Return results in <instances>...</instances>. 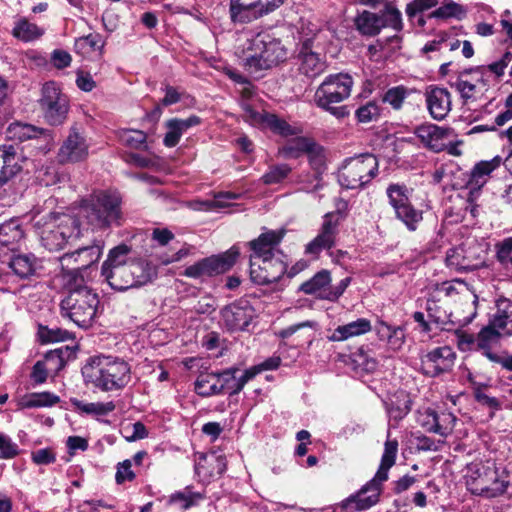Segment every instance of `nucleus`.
<instances>
[{"instance_id":"9","label":"nucleus","mask_w":512,"mask_h":512,"mask_svg":"<svg viewBox=\"0 0 512 512\" xmlns=\"http://www.w3.org/2000/svg\"><path fill=\"white\" fill-rule=\"evenodd\" d=\"M378 159L370 153L348 158L338 171V182L346 189H363L378 174Z\"/></svg>"},{"instance_id":"3","label":"nucleus","mask_w":512,"mask_h":512,"mask_svg":"<svg viewBox=\"0 0 512 512\" xmlns=\"http://www.w3.org/2000/svg\"><path fill=\"white\" fill-rule=\"evenodd\" d=\"M34 227L42 246L49 251H59L81 235L79 220L69 214L50 213L36 220Z\"/></svg>"},{"instance_id":"7","label":"nucleus","mask_w":512,"mask_h":512,"mask_svg":"<svg viewBox=\"0 0 512 512\" xmlns=\"http://www.w3.org/2000/svg\"><path fill=\"white\" fill-rule=\"evenodd\" d=\"M354 81L346 73H337L328 75L317 87L313 101L315 105L330 113L334 117L341 119L348 116L349 112L346 106H335L348 99L351 95Z\"/></svg>"},{"instance_id":"55","label":"nucleus","mask_w":512,"mask_h":512,"mask_svg":"<svg viewBox=\"0 0 512 512\" xmlns=\"http://www.w3.org/2000/svg\"><path fill=\"white\" fill-rule=\"evenodd\" d=\"M207 463L209 465H212L213 463H216L217 466V474L221 475L226 470V463L225 458L222 456H216L214 454L207 456L205 454H201L199 456V461L195 464V471L198 475H206L207 471L205 468V465L202 463Z\"/></svg>"},{"instance_id":"20","label":"nucleus","mask_w":512,"mask_h":512,"mask_svg":"<svg viewBox=\"0 0 512 512\" xmlns=\"http://www.w3.org/2000/svg\"><path fill=\"white\" fill-rule=\"evenodd\" d=\"M88 155V145L77 125L70 128L69 135L58 152L61 163H75L84 160Z\"/></svg>"},{"instance_id":"27","label":"nucleus","mask_w":512,"mask_h":512,"mask_svg":"<svg viewBox=\"0 0 512 512\" xmlns=\"http://www.w3.org/2000/svg\"><path fill=\"white\" fill-rule=\"evenodd\" d=\"M502 158L495 156L489 161H480L477 163L470 172L469 179L466 187L470 190V195H473L486 184L490 174L500 166Z\"/></svg>"},{"instance_id":"34","label":"nucleus","mask_w":512,"mask_h":512,"mask_svg":"<svg viewBox=\"0 0 512 512\" xmlns=\"http://www.w3.org/2000/svg\"><path fill=\"white\" fill-rule=\"evenodd\" d=\"M46 363L54 364L58 369L63 367L64 359L61 350H53L45 355V361H37L32 369L31 378L36 384H42L46 381L48 373Z\"/></svg>"},{"instance_id":"10","label":"nucleus","mask_w":512,"mask_h":512,"mask_svg":"<svg viewBox=\"0 0 512 512\" xmlns=\"http://www.w3.org/2000/svg\"><path fill=\"white\" fill-rule=\"evenodd\" d=\"M153 269L147 262H131L130 266L102 267L101 275L116 291H126L148 283Z\"/></svg>"},{"instance_id":"35","label":"nucleus","mask_w":512,"mask_h":512,"mask_svg":"<svg viewBox=\"0 0 512 512\" xmlns=\"http://www.w3.org/2000/svg\"><path fill=\"white\" fill-rule=\"evenodd\" d=\"M500 336H505L504 332L489 321V324L482 328L476 337V351H481L488 358L489 354H494L491 348L498 343Z\"/></svg>"},{"instance_id":"47","label":"nucleus","mask_w":512,"mask_h":512,"mask_svg":"<svg viewBox=\"0 0 512 512\" xmlns=\"http://www.w3.org/2000/svg\"><path fill=\"white\" fill-rule=\"evenodd\" d=\"M236 371L237 369H227L222 372L228 373L230 376L225 384V391H227L231 396L238 394L244 388L246 383L255 377L254 371L246 370L239 378H237L235 376Z\"/></svg>"},{"instance_id":"4","label":"nucleus","mask_w":512,"mask_h":512,"mask_svg":"<svg viewBox=\"0 0 512 512\" xmlns=\"http://www.w3.org/2000/svg\"><path fill=\"white\" fill-rule=\"evenodd\" d=\"M467 489L474 495L488 499L496 498L507 492L512 474L495 463H471L465 476Z\"/></svg>"},{"instance_id":"64","label":"nucleus","mask_w":512,"mask_h":512,"mask_svg":"<svg viewBox=\"0 0 512 512\" xmlns=\"http://www.w3.org/2000/svg\"><path fill=\"white\" fill-rule=\"evenodd\" d=\"M440 291L444 292L446 296L452 297L457 294H464L469 292V288L464 281L460 279H454L452 281L443 282L440 286Z\"/></svg>"},{"instance_id":"58","label":"nucleus","mask_w":512,"mask_h":512,"mask_svg":"<svg viewBox=\"0 0 512 512\" xmlns=\"http://www.w3.org/2000/svg\"><path fill=\"white\" fill-rule=\"evenodd\" d=\"M39 338L43 343L65 341L70 337V333L60 328H48L40 326L38 331Z\"/></svg>"},{"instance_id":"24","label":"nucleus","mask_w":512,"mask_h":512,"mask_svg":"<svg viewBox=\"0 0 512 512\" xmlns=\"http://www.w3.org/2000/svg\"><path fill=\"white\" fill-rule=\"evenodd\" d=\"M229 18L234 25H244L263 15L258 0H229Z\"/></svg>"},{"instance_id":"39","label":"nucleus","mask_w":512,"mask_h":512,"mask_svg":"<svg viewBox=\"0 0 512 512\" xmlns=\"http://www.w3.org/2000/svg\"><path fill=\"white\" fill-rule=\"evenodd\" d=\"M132 248L125 243H121L112 248L102 267L130 266L131 262H145L142 259L131 257Z\"/></svg>"},{"instance_id":"51","label":"nucleus","mask_w":512,"mask_h":512,"mask_svg":"<svg viewBox=\"0 0 512 512\" xmlns=\"http://www.w3.org/2000/svg\"><path fill=\"white\" fill-rule=\"evenodd\" d=\"M120 141L133 149L146 147L147 135L141 130L126 129L120 132Z\"/></svg>"},{"instance_id":"31","label":"nucleus","mask_w":512,"mask_h":512,"mask_svg":"<svg viewBox=\"0 0 512 512\" xmlns=\"http://www.w3.org/2000/svg\"><path fill=\"white\" fill-rule=\"evenodd\" d=\"M374 330L380 341H385L390 349L397 351L405 343V329L402 326H392L384 321H377Z\"/></svg>"},{"instance_id":"32","label":"nucleus","mask_w":512,"mask_h":512,"mask_svg":"<svg viewBox=\"0 0 512 512\" xmlns=\"http://www.w3.org/2000/svg\"><path fill=\"white\" fill-rule=\"evenodd\" d=\"M7 135L12 140L24 142L30 139L43 138L45 141L52 139L51 132L47 129L31 124L15 122L9 125Z\"/></svg>"},{"instance_id":"1","label":"nucleus","mask_w":512,"mask_h":512,"mask_svg":"<svg viewBox=\"0 0 512 512\" xmlns=\"http://www.w3.org/2000/svg\"><path fill=\"white\" fill-rule=\"evenodd\" d=\"M82 376L86 384L103 392L122 390L132 378L128 362L119 357L106 355L90 357L82 367Z\"/></svg>"},{"instance_id":"38","label":"nucleus","mask_w":512,"mask_h":512,"mask_svg":"<svg viewBox=\"0 0 512 512\" xmlns=\"http://www.w3.org/2000/svg\"><path fill=\"white\" fill-rule=\"evenodd\" d=\"M45 30L26 18L18 19L12 29V35L23 42L38 40L44 35Z\"/></svg>"},{"instance_id":"43","label":"nucleus","mask_w":512,"mask_h":512,"mask_svg":"<svg viewBox=\"0 0 512 512\" xmlns=\"http://www.w3.org/2000/svg\"><path fill=\"white\" fill-rule=\"evenodd\" d=\"M204 498V494L200 492H193L191 488L187 486L182 491H178L170 495L169 503L178 504L180 508L186 510L197 505L198 502Z\"/></svg>"},{"instance_id":"30","label":"nucleus","mask_w":512,"mask_h":512,"mask_svg":"<svg viewBox=\"0 0 512 512\" xmlns=\"http://www.w3.org/2000/svg\"><path fill=\"white\" fill-rule=\"evenodd\" d=\"M372 330L371 322L366 318H358L344 325H339L327 339L331 342H342L352 337L364 335Z\"/></svg>"},{"instance_id":"25","label":"nucleus","mask_w":512,"mask_h":512,"mask_svg":"<svg viewBox=\"0 0 512 512\" xmlns=\"http://www.w3.org/2000/svg\"><path fill=\"white\" fill-rule=\"evenodd\" d=\"M466 74L460 75L457 80L451 84L461 95L465 102L476 101L480 99L489 89L488 80L480 74L473 80L465 78Z\"/></svg>"},{"instance_id":"56","label":"nucleus","mask_w":512,"mask_h":512,"mask_svg":"<svg viewBox=\"0 0 512 512\" xmlns=\"http://www.w3.org/2000/svg\"><path fill=\"white\" fill-rule=\"evenodd\" d=\"M291 172V168L287 164L275 165L262 176L264 184L272 185L283 181Z\"/></svg>"},{"instance_id":"59","label":"nucleus","mask_w":512,"mask_h":512,"mask_svg":"<svg viewBox=\"0 0 512 512\" xmlns=\"http://www.w3.org/2000/svg\"><path fill=\"white\" fill-rule=\"evenodd\" d=\"M102 46L101 36L99 34H89L78 38L75 42V48L77 51L83 53L95 51Z\"/></svg>"},{"instance_id":"17","label":"nucleus","mask_w":512,"mask_h":512,"mask_svg":"<svg viewBox=\"0 0 512 512\" xmlns=\"http://www.w3.org/2000/svg\"><path fill=\"white\" fill-rule=\"evenodd\" d=\"M338 217L335 213H327L317 236L305 246V253L317 257L323 250L331 249L338 234Z\"/></svg>"},{"instance_id":"28","label":"nucleus","mask_w":512,"mask_h":512,"mask_svg":"<svg viewBox=\"0 0 512 512\" xmlns=\"http://www.w3.org/2000/svg\"><path fill=\"white\" fill-rule=\"evenodd\" d=\"M228 373L201 374L195 382V391L198 395L209 397L225 392V384L229 379Z\"/></svg>"},{"instance_id":"46","label":"nucleus","mask_w":512,"mask_h":512,"mask_svg":"<svg viewBox=\"0 0 512 512\" xmlns=\"http://www.w3.org/2000/svg\"><path fill=\"white\" fill-rule=\"evenodd\" d=\"M389 204L396 210L410 202V190L404 184L392 183L386 189Z\"/></svg>"},{"instance_id":"63","label":"nucleus","mask_w":512,"mask_h":512,"mask_svg":"<svg viewBox=\"0 0 512 512\" xmlns=\"http://www.w3.org/2000/svg\"><path fill=\"white\" fill-rule=\"evenodd\" d=\"M438 5L437 0H413L406 5V14L409 19H414L419 13Z\"/></svg>"},{"instance_id":"13","label":"nucleus","mask_w":512,"mask_h":512,"mask_svg":"<svg viewBox=\"0 0 512 512\" xmlns=\"http://www.w3.org/2000/svg\"><path fill=\"white\" fill-rule=\"evenodd\" d=\"M486 249L477 241H467L446 252L445 263L455 271H473L485 262Z\"/></svg>"},{"instance_id":"18","label":"nucleus","mask_w":512,"mask_h":512,"mask_svg":"<svg viewBox=\"0 0 512 512\" xmlns=\"http://www.w3.org/2000/svg\"><path fill=\"white\" fill-rule=\"evenodd\" d=\"M455 352L448 346L437 347L421 358V371L430 377H436L452 369Z\"/></svg>"},{"instance_id":"8","label":"nucleus","mask_w":512,"mask_h":512,"mask_svg":"<svg viewBox=\"0 0 512 512\" xmlns=\"http://www.w3.org/2000/svg\"><path fill=\"white\" fill-rule=\"evenodd\" d=\"M80 213L93 228L119 226L123 219L121 199L116 194L100 192L85 200Z\"/></svg>"},{"instance_id":"15","label":"nucleus","mask_w":512,"mask_h":512,"mask_svg":"<svg viewBox=\"0 0 512 512\" xmlns=\"http://www.w3.org/2000/svg\"><path fill=\"white\" fill-rule=\"evenodd\" d=\"M282 254L262 260H252L250 263V279L257 285L275 283L287 271V263Z\"/></svg>"},{"instance_id":"49","label":"nucleus","mask_w":512,"mask_h":512,"mask_svg":"<svg viewBox=\"0 0 512 512\" xmlns=\"http://www.w3.org/2000/svg\"><path fill=\"white\" fill-rule=\"evenodd\" d=\"M466 10L458 3L449 1L448 3L440 6L431 14V18L448 19L457 18L461 19L465 16Z\"/></svg>"},{"instance_id":"33","label":"nucleus","mask_w":512,"mask_h":512,"mask_svg":"<svg viewBox=\"0 0 512 512\" xmlns=\"http://www.w3.org/2000/svg\"><path fill=\"white\" fill-rule=\"evenodd\" d=\"M490 322L501 329L504 335H512V302L509 299H499L496 303V312Z\"/></svg>"},{"instance_id":"12","label":"nucleus","mask_w":512,"mask_h":512,"mask_svg":"<svg viewBox=\"0 0 512 512\" xmlns=\"http://www.w3.org/2000/svg\"><path fill=\"white\" fill-rule=\"evenodd\" d=\"M102 254L101 245H91L79 248L72 253H66L60 258L62 266L63 283H75V281H84L80 274L83 269L89 268L92 264L98 262Z\"/></svg>"},{"instance_id":"29","label":"nucleus","mask_w":512,"mask_h":512,"mask_svg":"<svg viewBox=\"0 0 512 512\" xmlns=\"http://www.w3.org/2000/svg\"><path fill=\"white\" fill-rule=\"evenodd\" d=\"M298 62L299 72L309 78L319 76L326 69L325 61H323L317 53L311 51L307 43H305L299 51Z\"/></svg>"},{"instance_id":"52","label":"nucleus","mask_w":512,"mask_h":512,"mask_svg":"<svg viewBox=\"0 0 512 512\" xmlns=\"http://www.w3.org/2000/svg\"><path fill=\"white\" fill-rule=\"evenodd\" d=\"M380 107L376 101H369L355 111V117L359 123L377 121L380 117Z\"/></svg>"},{"instance_id":"41","label":"nucleus","mask_w":512,"mask_h":512,"mask_svg":"<svg viewBox=\"0 0 512 512\" xmlns=\"http://www.w3.org/2000/svg\"><path fill=\"white\" fill-rule=\"evenodd\" d=\"M380 25L382 28H391L395 32H400L403 29L402 14L392 4H386L378 13Z\"/></svg>"},{"instance_id":"37","label":"nucleus","mask_w":512,"mask_h":512,"mask_svg":"<svg viewBox=\"0 0 512 512\" xmlns=\"http://www.w3.org/2000/svg\"><path fill=\"white\" fill-rule=\"evenodd\" d=\"M10 268L20 278H29L36 274L39 263L32 254H21L14 256L9 262Z\"/></svg>"},{"instance_id":"40","label":"nucleus","mask_w":512,"mask_h":512,"mask_svg":"<svg viewBox=\"0 0 512 512\" xmlns=\"http://www.w3.org/2000/svg\"><path fill=\"white\" fill-rule=\"evenodd\" d=\"M330 282V272L328 270H322L316 273L310 280L302 283L300 291L308 295L318 294L321 298V294L328 293L327 286Z\"/></svg>"},{"instance_id":"11","label":"nucleus","mask_w":512,"mask_h":512,"mask_svg":"<svg viewBox=\"0 0 512 512\" xmlns=\"http://www.w3.org/2000/svg\"><path fill=\"white\" fill-rule=\"evenodd\" d=\"M38 104L49 125L58 126L65 122L70 108L69 99L56 82L43 84Z\"/></svg>"},{"instance_id":"44","label":"nucleus","mask_w":512,"mask_h":512,"mask_svg":"<svg viewBox=\"0 0 512 512\" xmlns=\"http://www.w3.org/2000/svg\"><path fill=\"white\" fill-rule=\"evenodd\" d=\"M313 141L306 137H296L288 141L281 149L280 153L286 158H298L303 153H307Z\"/></svg>"},{"instance_id":"22","label":"nucleus","mask_w":512,"mask_h":512,"mask_svg":"<svg viewBox=\"0 0 512 512\" xmlns=\"http://www.w3.org/2000/svg\"><path fill=\"white\" fill-rule=\"evenodd\" d=\"M415 135L425 148L438 153L448 147V138L451 137L452 130L435 124H422L416 127Z\"/></svg>"},{"instance_id":"19","label":"nucleus","mask_w":512,"mask_h":512,"mask_svg":"<svg viewBox=\"0 0 512 512\" xmlns=\"http://www.w3.org/2000/svg\"><path fill=\"white\" fill-rule=\"evenodd\" d=\"M26 157L20 147L14 145L0 146V186L7 184L23 168Z\"/></svg>"},{"instance_id":"14","label":"nucleus","mask_w":512,"mask_h":512,"mask_svg":"<svg viewBox=\"0 0 512 512\" xmlns=\"http://www.w3.org/2000/svg\"><path fill=\"white\" fill-rule=\"evenodd\" d=\"M240 252L236 246L220 255L206 257L186 267L184 275L189 278L211 277L229 270L236 262Z\"/></svg>"},{"instance_id":"61","label":"nucleus","mask_w":512,"mask_h":512,"mask_svg":"<svg viewBox=\"0 0 512 512\" xmlns=\"http://www.w3.org/2000/svg\"><path fill=\"white\" fill-rule=\"evenodd\" d=\"M306 154L311 167L317 173H321L325 167V156L323 149L314 142L311 146V149H309Z\"/></svg>"},{"instance_id":"5","label":"nucleus","mask_w":512,"mask_h":512,"mask_svg":"<svg viewBox=\"0 0 512 512\" xmlns=\"http://www.w3.org/2000/svg\"><path fill=\"white\" fill-rule=\"evenodd\" d=\"M67 295L60 303L61 315L81 328L89 327L97 312L99 297L84 281L63 283Z\"/></svg>"},{"instance_id":"21","label":"nucleus","mask_w":512,"mask_h":512,"mask_svg":"<svg viewBox=\"0 0 512 512\" xmlns=\"http://www.w3.org/2000/svg\"><path fill=\"white\" fill-rule=\"evenodd\" d=\"M424 96L430 116L437 121L445 119L452 106L450 92L446 88L430 85L426 88Z\"/></svg>"},{"instance_id":"16","label":"nucleus","mask_w":512,"mask_h":512,"mask_svg":"<svg viewBox=\"0 0 512 512\" xmlns=\"http://www.w3.org/2000/svg\"><path fill=\"white\" fill-rule=\"evenodd\" d=\"M220 314L228 330L243 331L255 317V310L248 300L240 299L225 306Z\"/></svg>"},{"instance_id":"42","label":"nucleus","mask_w":512,"mask_h":512,"mask_svg":"<svg viewBox=\"0 0 512 512\" xmlns=\"http://www.w3.org/2000/svg\"><path fill=\"white\" fill-rule=\"evenodd\" d=\"M396 218L407 227L409 231H415L423 219V212L413 207L411 202L394 210Z\"/></svg>"},{"instance_id":"2","label":"nucleus","mask_w":512,"mask_h":512,"mask_svg":"<svg viewBox=\"0 0 512 512\" xmlns=\"http://www.w3.org/2000/svg\"><path fill=\"white\" fill-rule=\"evenodd\" d=\"M398 451V441L390 440L384 444L381 463L373 479L367 482L356 494L342 501L341 507L347 512L364 511L379 501L382 483L388 479V471L395 464Z\"/></svg>"},{"instance_id":"23","label":"nucleus","mask_w":512,"mask_h":512,"mask_svg":"<svg viewBox=\"0 0 512 512\" xmlns=\"http://www.w3.org/2000/svg\"><path fill=\"white\" fill-rule=\"evenodd\" d=\"M283 238V233L276 231H267L259 235L258 238L249 241L247 245L251 250L249 262L252 260H262L281 254L277 247Z\"/></svg>"},{"instance_id":"48","label":"nucleus","mask_w":512,"mask_h":512,"mask_svg":"<svg viewBox=\"0 0 512 512\" xmlns=\"http://www.w3.org/2000/svg\"><path fill=\"white\" fill-rule=\"evenodd\" d=\"M72 405L79 411L86 414H95V415H107L110 412L115 410V404L112 401L109 402H95V403H85L78 399L71 400Z\"/></svg>"},{"instance_id":"54","label":"nucleus","mask_w":512,"mask_h":512,"mask_svg":"<svg viewBox=\"0 0 512 512\" xmlns=\"http://www.w3.org/2000/svg\"><path fill=\"white\" fill-rule=\"evenodd\" d=\"M264 123L274 132L282 136L295 135L296 130L285 120L280 119L274 114H265Z\"/></svg>"},{"instance_id":"60","label":"nucleus","mask_w":512,"mask_h":512,"mask_svg":"<svg viewBox=\"0 0 512 512\" xmlns=\"http://www.w3.org/2000/svg\"><path fill=\"white\" fill-rule=\"evenodd\" d=\"M352 361L356 367L366 372H372L377 367L376 360L363 349H359L352 355Z\"/></svg>"},{"instance_id":"26","label":"nucleus","mask_w":512,"mask_h":512,"mask_svg":"<svg viewBox=\"0 0 512 512\" xmlns=\"http://www.w3.org/2000/svg\"><path fill=\"white\" fill-rule=\"evenodd\" d=\"M23 236L24 232L18 220L11 219L0 224V257L16 251Z\"/></svg>"},{"instance_id":"62","label":"nucleus","mask_w":512,"mask_h":512,"mask_svg":"<svg viewBox=\"0 0 512 512\" xmlns=\"http://www.w3.org/2000/svg\"><path fill=\"white\" fill-rule=\"evenodd\" d=\"M473 395L476 401L482 405H486L491 409H498L500 407V403L497 398L490 396L486 392V386L475 384L473 387Z\"/></svg>"},{"instance_id":"6","label":"nucleus","mask_w":512,"mask_h":512,"mask_svg":"<svg viewBox=\"0 0 512 512\" xmlns=\"http://www.w3.org/2000/svg\"><path fill=\"white\" fill-rule=\"evenodd\" d=\"M288 50L279 38L261 32L248 43L244 66L252 74L269 70L285 62Z\"/></svg>"},{"instance_id":"36","label":"nucleus","mask_w":512,"mask_h":512,"mask_svg":"<svg viewBox=\"0 0 512 512\" xmlns=\"http://www.w3.org/2000/svg\"><path fill=\"white\" fill-rule=\"evenodd\" d=\"M354 25L361 35L367 37L376 36L382 30L378 13L367 10L356 16Z\"/></svg>"},{"instance_id":"45","label":"nucleus","mask_w":512,"mask_h":512,"mask_svg":"<svg viewBox=\"0 0 512 512\" xmlns=\"http://www.w3.org/2000/svg\"><path fill=\"white\" fill-rule=\"evenodd\" d=\"M60 398L50 392L32 393L25 396L21 405L24 408L50 407L57 404Z\"/></svg>"},{"instance_id":"57","label":"nucleus","mask_w":512,"mask_h":512,"mask_svg":"<svg viewBox=\"0 0 512 512\" xmlns=\"http://www.w3.org/2000/svg\"><path fill=\"white\" fill-rule=\"evenodd\" d=\"M40 182L45 186L65 184L69 181V175L64 171H59L55 167H47L39 176Z\"/></svg>"},{"instance_id":"53","label":"nucleus","mask_w":512,"mask_h":512,"mask_svg":"<svg viewBox=\"0 0 512 512\" xmlns=\"http://www.w3.org/2000/svg\"><path fill=\"white\" fill-rule=\"evenodd\" d=\"M456 420V416L451 412H436V429H434V433L447 436L453 431Z\"/></svg>"},{"instance_id":"50","label":"nucleus","mask_w":512,"mask_h":512,"mask_svg":"<svg viewBox=\"0 0 512 512\" xmlns=\"http://www.w3.org/2000/svg\"><path fill=\"white\" fill-rule=\"evenodd\" d=\"M409 90L405 86H395L389 88L383 95L382 101L384 103H388L392 106L393 109L399 110L401 109L404 100L408 97Z\"/></svg>"}]
</instances>
